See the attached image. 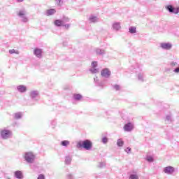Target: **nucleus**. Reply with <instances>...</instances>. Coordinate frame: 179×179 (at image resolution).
I'll return each mask as SVG.
<instances>
[{"mask_svg": "<svg viewBox=\"0 0 179 179\" xmlns=\"http://www.w3.org/2000/svg\"><path fill=\"white\" fill-rule=\"evenodd\" d=\"M14 120H22L23 118V112H17L13 115Z\"/></svg>", "mask_w": 179, "mask_h": 179, "instance_id": "2eb2a0df", "label": "nucleus"}, {"mask_svg": "<svg viewBox=\"0 0 179 179\" xmlns=\"http://www.w3.org/2000/svg\"><path fill=\"white\" fill-rule=\"evenodd\" d=\"M171 65L172 66H178V63L173 62L171 63Z\"/></svg>", "mask_w": 179, "mask_h": 179, "instance_id": "a19ab883", "label": "nucleus"}, {"mask_svg": "<svg viewBox=\"0 0 179 179\" xmlns=\"http://www.w3.org/2000/svg\"><path fill=\"white\" fill-rule=\"evenodd\" d=\"M159 46L162 50H171L173 48V44L171 43H161Z\"/></svg>", "mask_w": 179, "mask_h": 179, "instance_id": "9b49d317", "label": "nucleus"}, {"mask_svg": "<svg viewBox=\"0 0 179 179\" xmlns=\"http://www.w3.org/2000/svg\"><path fill=\"white\" fill-rule=\"evenodd\" d=\"M30 97L34 101H38V100H40L38 91L37 90L31 91Z\"/></svg>", "mask_w": 179, "mask_h": 179, "instance_id": "6e6552de", "label": "nucleus"}, {"mask_svg": "<svg viewBox=\"0 0 179 179\" xmlns=\"http://www.w3.org/2000/svg\"><path fill=\"white\" fill-rule=\"evenodd\" d=\"M0 136L2 139H9L10 138H12V131L3 129L0 132Z\"/></svg>", "mask_w": 179, "mask_h": 179, "instance_id": "20e7f679", "label": "nucleus"}, {"mask_svg": "<svg viewBox=\"0 0 179 179\" xmlns=\"http://www.w3.org/2000/svg\"><path fill=\"white\" fill-rule=\"evenodd\" d=\"M108 142V138L107 137H103L102 138V143H103L105 145Z\"/></svg>", "mask_w": 179, "mask_h": 179, "instance_id": "c9c22d12", "label": "nucleus"}, {"mask_svg": "<svg viewBox=\"0 0 179 179\" xmlns=\"http://www.w3.org/2000/svg\"><path fill=\"white\" fill-rule=\"evenodd\" d=\"M50 124H51L52 128H54V127H55V125H57V122L55 120H52V121H51Z\"/></svg>", "mask_w": 179, "mask_h": 179, "instance_id": "58836bf2", "label": "nucleus"}, {"mask_svg": "<svg viewBox=\"0 0 179 179\" xmlns=\"http://www.w3.org/2000/svg\"><path fill=\"white\" fill-rule=\"evenodd\" d=\"M101 75L103 78H108L111 76V71L108 69H103L101 72Z\"/></svg>", "mask_w": 179, "mask_h": 179, "instance_id": "f8f14e48", "label": "nucleus"}, {"mask_svg": "<svg viewBox=\"0 0 179 179\" xmlns=\"http://www.w3.org/2000/svg\"><path fill=\"white\" fill-rule=\"evenodd\" d=\"M133 130H134V123L129 122L124 124V131H125V132H131Z\"/></svg>", "mask_w": 179, "mask_h": 179, "instance_id": "1a4fd4ad", "label": "nucleus"}, {"mask_svg": "<svg viewBox=\"0 0 179 179\" xmlns=\"http://www.w3.org/2000/svg\"><path fill=\"white\" fill-rule=\"evenodd\" d=\"M134 72H136L137 75L138 80H139L140 82H145V73H143V71H142L141 64H136V67L134 68Z\"/></svg>", "mask_w": 179, "mask_h": 179, "instance_id": "f03ea898", "label": "nucleus"}, {"mask_svg": "<svg viewBox=\"0 0 179 179\" xmlns=\"http://www.w3.org/2000/svg\"><path fill=\"white\" fill-rule=\"evenodd\" d=\"M34 55L36 57V58H43V49L36 48L34 50Z\"/></svg>", "mask_w": 179, "mask_h": 179, "instance_id": "9d476101", "label": "nucleus"}, {"mask_svg": "<svg viewBox=\"0 0 179 179\" xmlns=\"http://www.w3.org/2000/svg\"><path fill=\"white\" fill-rule=\"evenodd\" d=\"M15 178L22 179L23 178V173L20 171H16L15 172Z\"/></svg>", "mask_w": 179, "mask_h": 179, "instance_id": "412c9836", "label": "nucleus"}, {"mask_svg": "<svg viewBox=\"0 0 179 179\" xmlns=\"http://www.w3.org/2000/svg\"><path fill=\"white\" fill-rule=\"evenodd\" d=\"M165 8L166 10L169 12V13H174L175 15H177L178 13H179V7L174 8V6L171 5H168Z\"/></svg>", "mask_w": 179, "mask_h": 179, "instance_id": "0eeeda50", "label": "nucleus"}, {"mask_svg": "<svg viewBox=\"0 0 179 179\" xmlns=\"http://www.w3.org/2000/svg\"><path fill=\"white\" fill-rule=\"evenodd\" d=\"M60 145L62 146H64V148H68V146H69V145H71V141H68V140H64L61 141Z\"/></svg>", "mask_w": 179, "mask_h": 179, "instance_id": "6ab92c4d", "label": "nucleus"}, {"mask_svg": "<svg viewBox=\"0 0 179 179\" xmlns=\"http://www.w3.org/2000/svg\"><path fill=\"white\" fill-rule=\"evenodd\" d=\"M146 160H147V162H149L150 163H152L154 161L153 157H152V156H147Z\"/></svg>", "mask_w": 179, "mask_h": 179, "instance_id": "7c9ffc66", "label": "nucleus"}, {"mask_svg": "<svg viewBox=\"0 0 179 179\" xmlns=\"http://www.w3.org/2000/svg\"><path fill=\"white\" fill-rule=\"evenodd\" d=\"M106 166V162H99L98 167L99 169H103V167Z\"/></svg>", "mask_w": 179, "mask_h": 179, "instance_id": "473e14b6", "label": "nucleus"}, {"mask_svg": "<svg viewBox=\"0 0 179 179\" xmlns=\"http://www.w3.org/2000/svg\"><path fill=\"white\" fill-rule=\"evenodd\" d=\"M94 80L96 86H103V83H99V78L97 77L94 78Z\"/></svg>", "mask_w": 179, "mask_h": 179, "instance_id": "cd10ccee", "label": "nucleus"}, {"mask_svg": "<svg viewBox=\"0 0 179 179\" xmlns=\"http://www.w3.org/2000/svg\"><path fill=\"white\" fill-rule=\"evenodd\" d=\"M9 54H17V55H19V51L15 50V49H11L8 51Z\"/></svg>", "mask_w": 179, "mask_h": 179, "instance_id": "c756f323", "label": "nucleus"}, {"mask_svg": "<svg viewBox=\"0 0 179 179\" xmlns=\"http://www.w3.org/2000/svg\"><path fill=\"white\" fill-rule=\"evenodd\" d=\"M112 27L113 29L115 30V31H119V30H121V22H113Z\"/></svg>", "mask_w": 179, "mask_h": 179, "instance_id": "4468645a", "label": "nucleus"}, {"mask_svg": "<svg viewBox=\"0 0 179 179\" xmlns=\"http://www.w3.org/2000/svg\"><path fill=\"white\" fill-rule=\"evenodd\" d=\"M92 68L90 69L92 73H98L99 69H96L97 67V62H92Z\"/></svg>", "mask_w": 179, "mask_h": 179, "instance_id": "ddd939ff", "label": "nucleus"}, {"mask_svg": "<svg viewBox=\"0 0 179 179\" xmlns=\"http://www.w3.org/2000/svg\"><path fill=\"white\" fill-rule=\"evenodd\" d=\"M66 179H75V178L73 177V176L72 175V173H68L66 176Z\"/></svg>", "mask_w": 179, "mask_h": 179, "instance_id": "2f4dec72", "label": "nucleus"}, {"mask_svg": "<svg viewBox=\"0 0 179 179\" xmlns=\"http://www.w3.org/2000/svg\"><path fill=\"white\" fill-rule=\"evenodd\" d=\"M17 15L19 17H20L21 22H22L23 23H27V22H29V18L27 17V12H26V10H21L19 11Z\"/></svg>", "mask_w": 179, "mask_h": 179, "instance_id": "39448f33", "label": "nucleus"}, {"mask_svg": "<svg viewBox=\"0 0 179 179\" xmlns=\"http://www.w3.org/2000/svg\"><path fill=\"white\" fill-rule=\"evenodd\" d=\"M129 31L131 34H134V33H136V27H130L129 29Z\"/></svg>", "mask_w": 179, "mask_h": 179, "instance_id": "393cba45", "label": "nucleus"}, {"mask_svg": "<svg viewBox=\"0 0 179 179\" xmlns=\"http://www.w3.org/2000/svg\"><path fill=\"white\" fill-rule=\"evenodd\" d=\"M8 179H10V178H8Z\"/></svg>", "mask_w": 179, "mask_h": 179, "instance_id": "a18cd8bd", "label": "nucleus"}, {"mask_svg": "<svg viewBox=\"0 0 179 179\" xmlns=\"http://www.w3.org/2000/svg\"><path fill=\"white\" fill-rule=\"evenodd\" d=\"M73 99L74 100L79 101L80 100V99H82V96L80 95V94H75L73 95Z\"/></svg>", "mask_w": 179, "mask_h": 179, "instance_id": "a878e982", "label": "nucleus"}, {"mask_svg": "<svg viewBox=\"0 0 179 179\" xmlns=\"http://www.w3.org/2000/svg\"><path fill=\"white\" fill-rule=\"evenodd\" d=\"M69 18L68 17H64L62 19V22L63 23V24H65V23H68L69 22Z\"/></svg>", "mask_w": 179, "mask_h": 179, "instance_id": "c85d7f7f", "label": "nucleus"}, {"mask_svg": "<svg viewBox=\"0 0 179 179\" xmlns=\"http://www.w3.org/2000/svg\"><path fill=\"white\" fill-rule=\"evenodd\" d=\"M93 146V143L90 140H85L83 141H80L77 143V148L78 149H85V150H90Z\"/></svg>", "mask_w": 179, "mask_h": 179, "instance_id": "f257e3e1", "label": "nucleus"}, {"mask_svg": "<svg viewBox=\"0 0 179 179\" xmlns=\"http://www.w3.org/2000/svg\"><path fill=\"white\" fill-rule=\"evenodd\" d=\"M71 162H72V157H71L70 156H66L65 157V161H64L65 164H71Z\"/></svg>", "mask_w": 179, "mask_h": 179, "instance_id": "b1692460", "label": "nucleus"}, {"mask_svg": "<svg viewBox=\"0 0 179 179\" xmlns=\"http://www.w3.org/2000/svg\"><path fill=\"white\" fill-rule=\"evenodd\" d=\"M129 179H139V176L136 173H131L129 176Z\"/></svg>", "mask_w": 179, "mask_h": 179, "instance_id": "bb28decb", "label": "nucleus"}, {"mask_svg": "<svg viewBox=\"0 0 179 179\" xmlns=\"http://www.w3.org/2000/svg\"><path fill=\"white\" fill-rule=\"evenodd\" d=\"M166 121H168V122H171V115H166Z\"/></svg>", "mask_w": 179, "mask_h": 179, "instance_id": "f704fd0d", "label": "nucleus"}, {"mask_svg": "<svg viewBox=\"0 0 179 179\" xmlns=\"http://www.w3.org/2000/svg\"><path fill=\"white\" fill-rule=\"evenodd\" d=\"M113 89L117 91L121 90V86H120L119 85H113Z\"/></svg>", "mask_w": 179, "mask_h": 179, "instance_id": "72a5a7b5", "label": "nucleus"}, {"mask_svg": "<svg viewBox=\"0 0 179 179\" xmlns=\"http://www.w3.org/2000/svg\"><path fill=\"white\" fill-rule=\"evenodd\" d=\"M95 52L96 55H104V54H106V50H104V49L96 48L95 49Z\"/></svg>", "mask_w": 179, "mask_h": 179, "instance_id": "a211bd4d", "label": "nucleus"}, {"mask_svg": "<svg viewBox=\"0 0 179 179\" xmlns=\"http://www.w3.org/2000/svg\"><path fill=\"white\" fill-rule=\"evenodd\" d=\"M89 20L91 23H96L99 22V18L96 16L91 15Z\"/></svg>", "mask_w": 179, "mask_h": 179, "instance_id": "4be33fe9", "label": "nucleus"}, {"mask_svg": "<svg viewBox=\"0 0 179 179\" xmlns=\"http://www.w3.org/2000/svg\"><path fill=\"white\" fill-rule=\"evenodd\" d=\"M127 153H129L131 152V148L127 147V149L124 150Z\"/></svg>", "mask_w": 179, "mask_h": 179, "instance_id": "79ce46f5", "label": "nucleus"}, {"mask_svg": "<svg viewBox=\"0 0 179 179\" xmlns=\"http://www.w3.org/2000/svg\"><path fill=\"white\" fill-rule=\"evenodd\" d=\"M64 2V0H56V3L60 6Z\"/></svg>", "mask_w": 179, "mask_h": 179, "instance_id": "4c0bfd02", "label": "nucleus"}, {"mask_svg": "<svg viewBox=\"0 0 179 179\" xmlns=\"http://www.w3.org/2000/svg\"><path fill=\"white\" fill-rule=\"evenodd\" d=\"M17 90L20 92V93H24L27 92V87L23 85H20L17 87Z\"/></svg>", "mask_w": 179, "mask_h": 179, "instance_id": "dca6fc26", "label": "nucleus"}, {"mask_svg": "<svg viewBox=\"0 0 179 179\" xmlns=\"http://www.w3.org/2000/svg\"><path fill=\"white\" fill-rule=\"evenodd\" d=\"M24 159L27 163L33 164L36 160V154L33 152H27L24 155Z\"/></svg>", "mask_w": 179, "mask_h": 179, "instance_id": "7ed1b4c3", "label": "nucleus"}, {"mask_svg": "<svg viewBox=\"0 0 179 179\" xmlns=\"http://www.w3.org/2000/svg\"><path fill=\"white\" fill-rule=\"evenodd\" d=\"M117 145L119 148H122V146H124V141H122V138H119L117 141Z\"/></svg>", "mask_w": 179, "mask_h": 179, "instance_id": "5701e85b", "label": "nucleus"}, {"mask_svg": "<svg viewBox=\"0 0 179 179\" xmlns=\"http://www.w3.org/2000/svg\"><path fill=\"white\" fill-rule=\"evenodd\" d=\"M163 171H164V173H165V174H168V176H171V175L174 174V173L176 171V168L173 167L171 166H169L164 168Z\"/></svg>", "mask_w": 179, "mask_h": 179, "instance_id": "423d86ee", "label": "nucleus"}, {"mask_svg": "<svg viewBox=\"0 0 179 179\" xmlns=\"http://www.w3.org/2000/svg\"><path fill=\"white\" fill-rule=\"evenodd\" d=\"M173 72H175V73H179V66L178 68H176L174 70H173Z\"/></svg>", "mask_w": 179, "mask_h": 179, "instance_id": "37998d69", "label": "nucleus"}, {"mask_svg": "<svg viewBox=\"0 0 179 179\" xmlns=\"http://www.w3.org/2000/svg\"><path fill=\"white\" fill-rule=\"evenodd\" d=\"M63 27H65L66 29H69L71 27V24H64V25H62Z\"/></svg>", "mask_w": 179, "mask_h": 179, "instance_id": "ea45409f", "label": "nucleus"}, {"mask_svg": "<svg viewBox=\"0 0 179 179\" xmlns=\"http://www.w3.org/2000/svg\"><path fill=\"white\" fill-rule=\"evenodd\" d=\"M37 179H45V176L44 174H39Z\"/></svg>", "mask_w": 179, "mask_h": 179, "instance_id": "e433bc0d", "label": "nucleus"}, {"mask_svg": "<svg viewBox=\"0 0 179 179\" xmlns=\"http://www.w3.org/2000/svg\"><path fill=\"white\" fill-rule=\"evenodd\" d=\"M54 24L57 27H61V26H64V24L62 22V20H55Z\"/></svg>", "mask_w": 179, "mask_h": 179, "instance_id": "aec40b11", "label": "nucleus"}, {"mask_svg": "<svg viewBox=\"0 0 179 179\" xmlns=\"http://www.w3.org/2000/svg\"><path fill=\"white\" fill-rule=\"evenodd\" d=\"M57 13V10L54 8H50L46 10L45 15L46 16H52V15H55Z\"/></svg>", "mask_w": 179, "mask_h": 179, "instance_id": "f3484780", "label": "nucleus"}, {"mask_svg": "<svg viewBox=\"0 0 179 179\" xmlns=\"http://www.w3.org/2000/svg\"><path fill=\"white\" fill-rule=\"evenodd\" d=\"M24 0H17V2H23Z\"/></svg>", "mask_w": 179, "mask_h": 179, "instance_id": "c03bdc74", "label": "nucleus"}]
</instances>
